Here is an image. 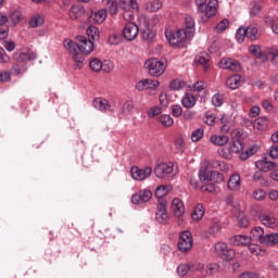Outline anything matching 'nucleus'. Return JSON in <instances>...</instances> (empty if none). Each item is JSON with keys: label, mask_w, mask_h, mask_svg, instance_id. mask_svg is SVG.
<instances>
[{"label": "nucleus", "mask_w": 278, "mask_h": 278, "mask_svg": "<svg viewBox=\"0 0 278 278\" xmlns=\"http://www.w3.org/2000/svg\"><path fill=\"white\" fill-rule=\"evenodd\" d=\"M37 55L34 51H27V52H15L13 54V60L17 62V64H25V62H34L36 60Z\"/></svg>", "instance_id": "nucleus-14"}, {"label": "nucleus", "mask_w": 278, "mask_h": 278, "mask_svg": "<svg viewBox=\"0 0 278 278\" xmlns=\"http://www.w3.org/2000/svg\"><path fill=\"white\" fill-rule=\"evenodd\" d=\"M109 45H121V35H117V34H112L110 37H109Z\"/></svg>", "instance_id": "nucleus-63"}, {"label": "nucleus", "mask_w": 278, "mask_h": 278, "mask_svg": "<svg viewBox=\"0 0 278 278\" xmlns=\"http://www.w3.org/2000/svg\"><path fill=\"white\" fill-rule=\"evenodd\" d=\"M155 220L160 225H166L168 223V212H166V202H160L156 206Z\"/></svg>", "instance_id": "nucleus-13"}, {"label": "nucleus", "mask_w": 278, "mask_h": 278, "mask_svg": "<svg viewBox=\"0 0 278 278\" xmlns=\"http://www.w3.org/2000/svg\"><path fill=\"white\" fill-rule=\"evenodd\" d=\"M177 273L180 277H186L187 273H190V263L187 264H180L177 267Z\"/></svg>", "instance_id": "nucleus-54"}, {"label": "nucleus", "mask_w": 278, "mask_h": 278, "mask_svg": "<svg viewBox=\"0 0 278 278\" xmlns=\"http://www.w3.org/2000/svg\"><path fill=\"white\" fill-rule=\"evenodd\" d=\"M193 240L192 233L188 230L180 232L178 239V250L180 253H188L192 249Z\"/></svg>", "instance_id": "nucleus-7"}, {"label": "nucleus", "mask_w": 278, "mask_h": 278, "mask_svg": "<svg viewBox=\"0 0 278 278\" xmlns=\"http://www.w3.org/2000/svg\"><path fill=\"white\" fill-rule=\"evenodd\" d=\"M242 84V77L238 74H235L227 78L226 86L227 88H230V90H237V88H240V85Z\"/></svg>", "instance_id": "nucleus-26"}, {"label": "nucleus", "mask_w": 278, "mask_h": 278, "mask_svg": "<svg viewBox=\"0 0 278 278\" xmlns=\"http://www.w3.org/2000/svg\"><path fill=\"white\" fill-rule=\"evenodd\" d=\"M247 38L250 40H257L260 38V34L257 33V27L254 25H250L245 28Z\"/></svg>", "instance_id": "nucleus-39"}, {"label": "nucleus", "mask_w": 278, "mask_h": 278, "mask_svg": "<svg viewBox=\"0 0 278 278\" xmlns=\"http://www.w3.org/2000/svg\"><path fill=\"white\" fill-rule=\"evenodd\" d=\"M265 56H266V62H269L274 65V66H278V48L277 47H271V48H267L265 50Z\"/></svg>", "instance_id": "nucleus-21"}, {"label": "nucleus", "mask_w": 278, "mask_h": 278, "mask_svg": "<svg viewBox=\"0 0 278 278\" xmlns=\"http://www.w3.org/2000/svg\"><path fill=\"white\" fill-rule=\"evenodd\" d=\"M139 31L140 29L138 28V25H136V23L129 22L123 29V37L128 41L136 40V38H138Z\"/></svg>", "instance_id": "nucleus-12"}, {"label": "nucleus", "mask_w": 278, "mask_h": 278, "mask_svg": "<svg viewBox=\"0 0 278 278\" xmlns=\"http://www.w3.org/2000/svg\"><path fill=\"white\" fill-rule=\"evenodd\" d=\"M94 23L101 24L108 18V11L105 9L99 10L91 14Z\"/></svg>", "instance_id": "nucleus-33"}, {"label": "nucleus", "mask_w": 278, "mask_h": 278, "mask_svg": "<svg viewBox=\"0 0 278 278\" xmlns=\"http://www.w3.org/2000/svg\"><path fill=\"white\" fill-rule=\"evenodd\" d=\"M160 114H162V109L160 106H152L148 111V117L149 118H155V116H160Z\"/></svg>", "instance_id": "nucleus-60"}, {"label": "nucleus", "mask_w": 278, "mask_h": 278, "mask_svg": "<svg viewBox=\"0 0 278 278\" xmlns=\"http://www.w3.org/2000/svg\"><path fill=\"white\" fill-rule=\"evenodd\" d=\"M132 110H134V102L131 100H127L126 102H124L122 108V112L124 116H129Z\"/></svg>", "instance_id": "nucleus-48"}, {"label": "nucleus", "mask_w": 278, "mask_h": 278, "mask_svg": "<svg viewBox=\"0 0 278 278\" xmlns=\"http://www.w3.org/2000/svg\"><path fill=\"white\" fill-rule=\"evenodd\" d=\"M251 237L244 235H236L229 239L230 244L233 247H249L251 244Z\"/></svg>", "instance_id": "nucleus-19"}, {"label": "nucleus", "mask_w": 278, "mask_h": 278, "mask_svg": "<svg viewBox=\"0 0 278 278\" xmlns=\"http://www.w3.org/2000/svg\"><path fill=\"white\" fill-rule=\"evenodd\" d=\"M195 63L199 64L200 66H202V68H204V71H207L210 68V60L203 55L197 56Z\"/></svg>", "instance_id": "nucleus-49"}, {"label": "nucleus", "mask_w": 278, "mask_h": 278, "mask_svg": "<svg viewBox=\"0 0 278 278\" xmlns=\"http://www.w3.org/2000/svg\"><path fill=\"white\" fill-rule=\"evenodd\" d=\"M86 34L89 38V40H99V28L96 26L91 25L87 28Z\"/></svg>", "instance_id": "nucleus-43"}, {"label": "nucleus", "mask_w": 278, "mask_h": 278, "mask_svg": "<svg viewBox=\"0 0 278 278\" xmlns=\"http://www.w3.org/2000/svg\"><path fill=\"white\" fill-rule=\"evenodd\" d=\"M251 236L254 240H258L261 244H266L267 247H275L278 244V232L264 235V228L262 227H254L251 230Z\"/></svg>", "instance_id": "nucleus-2"}, {"label": "nucleus", "mask_w": 278, "mask_h": 278, "mask_svg": "<svg viewBox=\"0 0 278 278\" xmlns=\"http://www.w3.org/2000/svg\"><path fill=\"white\" fill-rule=\"evenodd\" d=\"M181 105L187 110H192V108L197 105V97H194L192 93H185L181 99Z\"/></svg>", "instance_id": "nucleus-24"}, {"label": "nucleus", "mask_w": 278, "mask_h": 278, "mask_svg": "<svg viewBox=\"0 0 278 278\" xmlns=\"http://www.w3.org/2000/svg\"><path fill=\"white\" fill-rule=\"evenodd\" d=\"M93 108L96 110H99V112H111L112 111V105L110 104V101L104 98H96L92 101Z\"/></svg>", "instance_id": "nucleus-18"}, {"label": "nucleus", "mask_w": 278, "mask_h": 278, "mask_svg": "<svg viewBox=\"0 0 278 278\" xmlns=\"http://www.w3.org/2000/svg\"><path fill=\"white\" fill-rule=\"evenodd\" d=\"M249 52L251 55H254V58L261 60V62H266V52H262V48L260 46H250Z\"/></svg>", "instance_id": "nucleus-29"}, {"label": "nucleus", "mask_w": 278, "mask_h": 278, "mask_svg": "<svg viewBox=\"0 0 278 278\" xmlns=\"http://www.w3.org/2000/svg\"><path fill=\"white\" fill-rule=\"evenodd\" d=\"M5 23H8V16L0 13V40H5L9 36Z\"/></svg>", "instance_id": "nucleus-30"}, {"label": "nucleus", "mask_w": 278, "mask_h": 278, "mask_svg": "<svg viewBox=\"0 0 278 278\" xmlns=\"http://www.w3.org/2000/svg\"><path fill=\"white\" fill-rule=\"evenodd\" d=\"M43 23L45 20L40 16V14H35L29 21V25L31 27H40V25H42Z\"/></svg>", "instance_id": "nucleus-50"}, {"label": "nucleus", "mask_w": 278, "mask_h": 278, "mask_svg": "<svg viewBox=\"0 0 278 278\" xmlns=\"http://www.w3.org/2000/svg\"><path fill=\"white\" fill-rule=\"evenodd\" d=\"M260 220L262 225L268 227L269 229H275L278 225L277 217L273 213H262L260 215Z\"/></svg>", "instance_id": "nucleus-15"}, {"label": "nucleus", "mask_w": 278, "mask_h": 278, "mask_svg": "<svg viewBox=\"0 0 278 278\" xmlns=\"http://www.w3.org/2000/svg\"><path fill=\"white\" fill-rule=\"evenodd\" d=\"M153 193L149 190L139 191L138 193L131 197V202L135 205H139V203H147L151 201Z\"/></svg>", "instance_id": "nucleus-16"}, {"label": "nucleus", "mask_w": 278, "mask_h": 278, "mask_svg": "<svg viewBox=\"0 0 278 278\" xmlns=\"http://www.w3.org/2000/svg\"><path fill=\"white\" fill-rule=\"evenodd\" d=\"M186 34L189 38H192L194 36V18L190 15H187L185 17V28Z\"/></svg>", "instance_id": "nucleus-28"}, {"label": "nucleus", "mask_w": 278, "mask_h": 278, "mask_svg": "<svg viewBox=\"0 0 278 278\" xmlns=\"http://www.w3.org/2000/svg\"><path fill=\"white\" fill-rule=\"evenodd\" d=\"M159 123H161L163 127H173L175 121H173L169 114H163L159 117Z\"/></svg>", "instance_id": "nucleus-41"}, {"label": "nucleus", "mask_w": 278, "mask_h": 278, "mask_svg": "<svg viewBox=\"0 0 278 278\" xmlns=\"http://www.w3.org/2000/svg\"><path fill=\"white\" fill-rule=\"evenodd\" d=\"M165 37L167 38L169 45L173 47H184V43L188 38H190L185 29H179L176 33H174L170 29L165 30Z\"/></svg>", "instance_id": "nucleus-4"}, {"label": "nucleus", "mask_w": 278, "mask_h": 278, "mask_svg": "<svg viewBox=\"0 0 278 278\" xmlns=\"http://www.w3.org/2000/svg\"><path fill=\"white\" fill-rule=\"evenodd\" d=\"M229 151L230 153H240V151H244V141L240 139L232 140L229 147Z\"/></svg>", "instance_id": "nucleus-32"}, {"label": "nucleus", "mask_w": 278, "mask_h": 278, "mask_svg": "<svg viewBox=\"0 0 278 278\" xmlns=\"http://www.w3.org/2000/svg\"><path fill=\"white\" fill-rule=\"evenodd\" d=\"M155 34H153V30H151V28H144L141 31V38L142 40H146V42H151L153 41Z\"/></svg>", "instance_id": "nucleus-44"}, {"label": "nucleus", "mask_w": 278, "mask_h": 278, "mask_svg": "<svg viewBox=\"0 0 278 278\" xmlns=\"http://www.w3.org/2000/svg\"><path fill=\"white\" fill-rule=\"evenodd\" d=\"M84 14H86V10L81 5H73L68 11L71 21H77V18H81Z\"/></svg>", "instance_id": "nucleus-25"}, {"label": "nucleus", "mask_w": 278, "mask_h": 278, "mask_svg": "<svg viewBox=\"0 0 278 278\" xmlns=\"http://www.w3.org/2000/svg\"><path fill=\"white\" fill-rule=\"evenodd\" d=\"M166 66H168L166 59H149L144 62V68L147 71H166Z\"/></svg>", "instance_id": "nucleus-11"}, {"label": "nucleus", "mask_w": 278, "mask_h": 278, "mask_svg": "<svg viewBox=\"0 0 278 278\" xmlns=\"http://www.w3.org/2000/svg\"><path fill=\"white\" fill-rule=\"evenodd\" d=\"M253 181H260L261 186H268V180L264 178V174L262 173V170L255 172L253 174Z\"/></svg>", "instance_id": "nucleus-46"}, {"label": "nucleus", "mask_w": 278, "mask_h": 278, "mask_svg": "<svg viewBox=\"0 0 278 278\" xmlns=\"http://www.w3.org/2000/svg\"><path fill=\"white\" fill-rule=\"evenodd\" d=\"M236 38L238 42H244V38H247V28L240 27L236 33Z\"/></svg>", "instance_id": "nucleus-57"}, {"label": "nucleus", "mask_w": 278, "mask_h": 278, "mask_svg": "<svg viewBox=\"0 0 278 278\" xmlns=\"http://www.w3.org/2000/svg\"><path fill=\"white\" fill-rule=\"evenodd\" d=\"M216 273H218V264L210 263L204 271H202V277H211V275H216Z\"/></svg>", "instance_id": "nucleus-35"}, {"label": "nucleus", "mask_w": 278, "mask_h": 278, "mask_svg": "<svg viewBox=\"0 0 278 278\" xmlns=\"http://www.w3.org/2000/svg\"><path fill=\"white\" fill-rule=\"evenodd\" d=\"M218 68H222L223 71H240L242 64L236 59L223 58L218 62Z\"/></svg>", "instance_id": "nucleus-9"}, {"label": "nucleus", "mask_w": 278, "mask_h": 278, "mask_svg": "<svg viewBox=\"0 0 278 278\" xmlns=\"http://www.w3.org/2000/svg\"><path fill=\"white\" fill-rule=\"evenodd\" d=\"M218 10V0H210L206 7H204V11L202 14H205L208 18L216 15Z\"/></svg>", "instance_id": "nucleus-23"}, {"label": "nucleus", "mask_w": 278, "mask_h": 278, "mask_svg": "<svg viewBox=\"0 0 278 278\" xmlns=\"http://www.w3.org/2000/svg\"><path fill=\"white\" fill-rule=\"evenodd\" d=\"M173 163H160L154 167V175L159 179H166V177L173 174Z\"/></svg>", "instance_id": "nucleus-10"}, {"label": "nucleus", "mask_w": 278, "mask_h": 278, "mask_svg": "<svg viewBox=\"0 0 278 278\" xmlns=\"http://www.w3.org/2000/svg\"><path fill=\"white\" fill-rule=\"evenodd\" d=\"M241 186H242V180L240 178V174H232L227 182L228 190H231L232 192H237V190H240Z\"/></svg>", "instance_id": "nucleus-20"}, {"label": "nucleus", "mask_w": 278, "mask_h": 278, "mask_svg": "<svg viewBox=\"0 0 278 278\" xmlns=\"http://www.w3.org/2000/svg\"><path fill=\"white\" fill-rule=\"evenodd\" d=\"M146 10L148 12H157L159 10H162V1L152 0V1L148 2Z\"/></svg>", "instance_id": "nucleus-40"}, {"label": "nucleus", "mask_w": 278, "mask_h": 278, "mask_svg": "<svg viewBox=\"0 0 278 278\" xmlns=\"http://www.w3.org/2000/svg\"><path fill=\"white\" fill-rule=\"evenodd\" d=\"M114 62L110 60H104L101 65V71H113Z\"/></svg>", "instance_id": "nucleus-61"}, {"label": "nucleus", "mask_w": 278, "mask_h": 278, "mask_svg": "<svg viewBox=\"0 0 278 278\" xmlns=\"http://www.w3.org/2000/svg\"><path fill=\"white\" fill-rule=\"evenodd\" d=\"M278 21V18L276 17V15H270L267 14L264 17V23L265 25H270V27Z\"/></svg>", "instance_id": "nucleus-62"}, {"label": "nucleus", "mask_w": 278, "mask_h": 278, "mask_svg": "<svg viewBox=\"0 0 278 278\" xmlns=\"http://www.w3.org/2000/svg\"><path fill=\"white\" fill-rule=\"evenodd\" d=\"M103 5H105L112 16L118 14V2L116 0H102Z\"/></svg>", "instance_id": "nucleus-31"}, {"label": "nucleus", "mask_w": 278, "mask_h": 278, "mask_svg": "<svg viewBox=\"0 0 278 278\" xmlns=\"http://www.w3.org/2000/svg\"><path fill=\"white\" fill-rule=\"evenodd\" d=\"M200 178L206 184H210V181H213L214 184H223V181H225V175H223V173L210 170V167H205L201 172Z\"/></svg>", "instance_id": "nucleus-5"}, {"label": "nucleus", "mask_w": 278, "mask_h": 278, "mask_svg": "<svg viewBox=\"0 0 278 278\" xmlns=\"http://www.w3.org/2000/svg\"><path fill=\"white\" fill-rule=\"evenodd\" d=\"M169 88L170 90H173L174 92H177L179 90H184V88H186V81L181 80V79H174L169 81Z\"/></svg>", "instance_id": "nucleus-38"}, {"label": "nucleus", "mask_w": 278, "mask_h": 278, "mask_svg": "<svg viewBox=\"0 0 278 278\" xmlns=\"http://www.w3.org/2000/svg\"><path fill=\"white\" fill-rule=\"evenodd\" d=\"M175 150L176 153H178L179 155H181V153H184L185 149H186V143H184V139L181 137H178L175 140Z\"/></svg>", "instance_id": "nucleus-47"}, {"label": "nucleus", "mask_w": 278, "mask_h": 278, "mask_svg": "<svg viewBox=\"0 0 278 278\" xmlns=\"http://www.w3.org/2000/svg\"><path fill=\"white\" fill-rule=\"evenodd\" d=\"M189 269L190 273H201V275H203L205 265L201 262L189 263Z\"/></svg>", "instance_id": "nucleus-42"}, {"label": "nucleus", "mask_w": 278, "mask_h": 278, "mask_svg": "<svg viewBox=\"0 0 278 278\" xmlns=\"http://www.w3.org/2000/svg\"><path fill=\"white\" fill-rule=\"evenodd\" d=\"M255 167L262 173H268L270 170H275L277 168V163L267 161L266 159L260 160L255 162Z\"/></svg>", "instance_id": "nucleus-17"}, {"label": "nucleus", "mask_w": 278, "mask_h": 278, "mask_svg": "<svg viewBox=\"0 0 278 278\" xmlns=\"http://www.w3.org/2000/svg\"><path fill=\"white\" fill-rule=\"evenodd\" d=\"M263 8H264V3L254 2L251 10H250L251 16H257V14H260L262 12Z\"/></svg>", "instance_id": "nucleus-51"}, {"label": "nucleus", "mask_w": 278, "mask_h": 278, "mask_svg": "<svg viewBox=\"0 0 278 278\" xmlns=\"http://www.w3.org/2000/svg\"><path fill=\"white\" fill-rule=\"evenodd\" d=\"M266 127H268V118L258 117L254 121V129H257V131H264Z\"/></svg>", "instance_id": "nucleus-37"}, {"label": "nucleus", "mask_w": 278, "mask_h": 278, "mask_svg": "<svg viewBox=\"0 0 278 278\" xmlns=\"http://www.w3.org/2000/svg\"><path fill=\"white\" fill-rule=\"evenodd\" d=\"M210 142L215 147H225L229 142V137L227 135H212L210 137Z\"/></svg>", "instance_id": "nucleus-27"}, {"label": "nucleus", "mask_w": 278, "mask_h": 278, "mask_svg": "<svg viewBox=\"0 0 278 278\" xmlns=\"http://www.w3.org/2000/svg\"><path fill=\"white\" fill-rule=\"evenodd\" d=\"M172 210L175 214V216H184L186 213V207L184 206V202L179 198H175L172 202Z\"/></svg>", "instance_id": "nucleus-22"}, {"label": "nucleus", "mask_w": 278, "mask_h": 278, "mask_svg": "<svg viewBox=\"0 0 278 278\" xmlns=\"http://www.w3.org/2000/svg\"><path fill=\"white\" fill-rule=\"evenodd\" d=\"M269 156L271 160H277L278 157V146L274 144L269 148Z\"/></svg>", "instance_id": "nucleus-64"}, {"label": "nucleus", "mask_w": 278, "mask_h": 278, "mask_svg": "<svg viewBox=\"0 0 278 278\" xmlns=\"http://www.w3.org/2000/svg\"><path fill=\"white\" fill-rule=\"evenodd\" d=\"M138 0H118L117 9L122 10V16L125 21H134V11L139 10Z\"/></svg>", "instance_id": "nucleus-3"}, {"label": "nucleus", "mask_w": 278, "mask_h": 278, "mask_svg": "<svg viewBox=\"0 0 278 278\" xmlns=\"http://www.w3.org/2000/svg\"><path fill=\"white\" fill-rule=\"evenodd\" d=\"M227 27H229V20L224 18L216 26H215V31L216 34H223V31H225V29H227Z\"/></svg>", "instance_id": "nucleus-45"}, {"label": "nucleus", "mask_w": 278, "mask_h": 278, "mask_svg": "<svg viewBox=\"0 0 278 278\" xmlns=\"http://www.w3.org/2000/svg\"><path fill=\"white\" fill-rule=\"evenodd\" d=\"M102 62L101 60L94 58L89 62V67L91 71H101Z\"/></svg>", "instance_id": "nucleus-58"}, {"label": "nucleus", "mask_w": 278, "mask_h": 278, "mask_svg": "<svg viewBox=\"0 0 278 278\" xmlns=\"http://www.w3.org/2000/svg\"><path fill=\"white\" fill-rule=\"evenodd\" d=\"M160 105L162 108H168V103L170 99L168 98V93L166 91H162L159 96Z\"/></svg>", "instance_id": "nucleus-53"}, {"label": "nucleus", "mask_w": 278, "mask_h": 278, "mask_svg": "<svg viewBox=\"0 0 278 278\" xmlns=\"http://www.w3.org/2000/svg\"><path fill=\"white\" fill-rule=\"evenodd\" d=\"M203 128H198L195 129L192 134H191V140L192 142H199V140H201V138H203Z\"/></svg>", "instance_id": "nucleus-59"}, {"label": "nucleus", "mask_w": 278, "mask_h": 278, "mask_svg": "<svg viewBox=\"0 0 278 278\" xmlns=\"http://www.w3.org/2000/svg\"><path fill=\"white\" fill-rule=\"evenodd\" d=\"M212 103L215 108H220L225 103V98L220 93H215L212 97Z\"/></svg>", "instance_id": "nucleus-52"}, {"label": "nucleus", "mask_w": 278, "mask_h": 278, "mask_svg": "<svg viewBox=\"0 0 278 278\" xmlns=\"http://www.w3.org/2000/svg\"><path fill=\"white\" fill-rule=\"evenodd\" d=\"M77 42L75 43L72 40H65L64 47L73 55L75 66L78 70L84 68V54L90 55L94 51V42L91 39L86 38L85 36H78L76 38Z\"/></svg>", "instance_id": "nucleus-1"}, {"label": "nucleus", "mask_w": 278, "mask_h": 278, "mask_svg": "<svg viewBox=\"0 0 278 278\" xmlns=\"http://www.w3.org/2000/svg\"><path fill=\"white\" fill-rule=\"evenodd\" d=\"M172 187L167 185L159 186L155 190V197L156 199H164L170 192Z\"/></svg>", "instance_id": "nucleus-36"}, {"label": "nucleus", "mask_w": 278, "mask_h": 278, "mask_svg": "<svg viewBox=\"0 0 278 278\" xmlns=\"http://www.w3.org/2000/svg\"><path fill=\"white\" fill-rule=\"evenodd\" d=\"M149 84H151V80L149 79L140 80L136 84V90L142 92V90L149 89Z\"/></svg>", "instance_id": "nucleus-55"}, {"label": "nucleus", "mask_w": 278, "mask_h": 278, "mask_svg": "<svg viewBox=\"0 0 278 278\" xmlns=\"http://www.w3.org/2000/svg\"><path fill=\"white\" fill-rule=\"evenodd\" d=\"M253 199H255V201H264V199H266V191L264 189H255Z\"/></svg>", "instance_id": "nucleus-56"}, {"label": "nucleus", "mask_w": 278, "mask_h": 278, "mask_svg": "<svg viewBox=\"0 0 278 278\" xmlns=\"http://www.w3.org/2000/svg\"><path fill=\"white\" fill-rule=\"evenodd\" d=\"M153 173V168L151 167H144V168H139V167H131L130 169V175L132 179L136 181H144V179H149Z\"/></svg>", "instance_id": "nucleus-8"}, {"label": "nucleus", "mask_w": 278, "mask_h": 278, "mask_svg": "<svg viewBox=\"0 0 278 278\" xmlns=\"http://www.w3.org/2000/svg\"><path fill=\"white\" fill-rule=\"evenodd\" d=\"M204 215L205 208L202 206V204H198L191 214V218L192 220H201V218H203Z\"/></svg>", "instance_id": "nucleus-34"}, {"label": "nucleus", "mask_w": 278, "mask_h": 278, "mask_svg": "<svg viewBox=\"0 0 278 278\" xmlns=\"http://www.w3.org/2000/svg\"><path fill=\"white\" fill-rule=\"evenodd\" d=\"M215 253L225 262H231V260L236 257V251L233 249H229V245L225 242H217L215 244Z\"/></svg>", "instance_id": "nucleus-6"}]
</instances>
